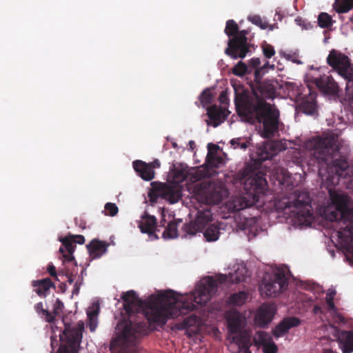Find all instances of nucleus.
<instances>
[{
	"label": "nucleus",
	"instance_id": "1",
	"mask_svg": "<svg viewBox=\"0 0 353 353\" xmlns=\"http://www.w3.org/2000/svg\"><path fill=\"white\" fill-rule=\"evenodd\" d=\"M217 290L216 281L212 276L201 280L194 292L180 294L168 290L142 300L134 290L123 293L121 299L128 319L121 323L119 338L129 346L148 333V323L163 325L174 319L205 305Z\"/></svg>",
	"mask_w": 353,
	"mask_h": 353
},
{
	"label": "nucleus",
	"instance_id": "2",
	"mask_svg": "<svg viewBox=\"0 0 353 353\" xmlns=\"http://www.w3.org/2000/svg\"><path fill=\"white\" fill-rule=\"evenodd\" d=\"M260 63L259 58L249 61L248 68L256 69L254 83L251 85V92L235 89L234 104L238 115L243 119L251 123H262L263 134L269 138L278 131L279 111L266 101L267 99L274 98L276 88L271 81L261 80L264 68H259Z\"/></svg>",
	"mask_w": 353,
	"mask_h": 353
},
{
	"label": "nucleus",
	"instance_id": "3",
	"mask_svg": "<svg viewBox=\"0 0 353 353\" xmlns=\"http://www.w3.org/2000/svg\"><path fill=\"white\" fill-rule=\"evenodd\" d=\"M337 141L334 134L317 136L307 141L305 148L314 161L319 165L325 164L336 175L345 178L348 175L349 163L340 154Z\"/></svg>",
	"mask_w": 353,
	"mask_h": 353
},
{
	"label": "nucleus",
	"instance_id": "4",
	"mask_svg": "<svg viewBox=\"0 0 353 353\" xmlns=\"http://www.w3.org/2000/svg\"><path fill=\"white\" fill-rule=\"evenodd\" d=\"M334 210H327L326 219L336 222L337 236L345 243L353 241V206L349 204L348 197L339 194H331Z\"/></svg>",
	"mask_w": 353,
	"mask_h": 353
},
{
	"label": "nucleus",
	"instance_id": "5",
	"mask_svg": "<svg viewBox=\"0 0 353 353\" xmlns=\"http://www.w3.org/2000/svg\"><path fill=\"white\" fill-rule=\"evenodd\" d=\"M225 33L232 38L229 39L225 53L233 59H243L252 52V44L248 42V30H239L237 23L232 19L226 22Z\"/></svg>",
	"mask_w": 353,
	"mask_h": 353
},
{
	"label": "nucleus",
	"instance_id": "6",
	"mask_svg": "<svg viewBox=\"0 0 353 353\" xmlns=\"http://www.w3.org/2000/svg\"><path fill=\"white\" fill-rule=\"evenodd\" d=\"M63 323L64 330L59 336L58 353H79L84 323L79 321L75 325H72L63 321Z\"/></svg>",
	"mask_w": 353,
	"mask_h": 353
},
{
	"label": "nucleus",
	"instance_id": "7",
	"mask_svg": "<svg viewBox=\"0 0 353 353\" xmlns=\"http://www.w3.org/2000/svg\"><path fill=\"white\" fill-rule=\"evenodd\" d=\"M327 64L336 70L338 74L343 77L346 81L345 90L350 99L353 98V67L349 57L342 52L332 49L327 57Z\"/></svg>",
	"mask_w": 353,
	"mask_h": 353
},
{
	"label": "nucleus",
	"instance_id": "8",
	"mask_svg": "<svg viewBox=\"0 0 353 353\" xmlns=\"http://www.w3.org/2000/svg\"><path fill=\"white\" fill-rule=\"evenodd\" d=\"M311 201L308 192L296 190L288 198L283 199L282 203L285 208H295L298 217L307 221L313 216Z\"/></svg>",
	"mask_w": 353,
	"mask_h": 353
},
{
	"label": "nucleus",
	"instance_id": "9",
	"mask_svg": "<svg viewBox=\"0 0 353 353\" xmlns=\"http://www.w3.org/2000/svg\"><path fill=\"white\" fill-rule=\"evenodd\" d=\"M236 179L241 182L244 181L245 190L254 194H265L267 189L268 183L264 174L261 172H252L249 167L240 170Z\"/></svg>",
	"mask_w": 353,
	"mask_h": 353
},
{
	"label": "nucleus",
	"instance_id": "10",
	"mask_svg": "<svg viewBox=\"0 0 353 353\" xmlns=\"http://www.w3.org/2000/svg\"><path fill=\"white\" fill-rule=\"evenodd\" d=\"M223 185L214 181L203 182L199 189V195L208 204H219L223 198Z\"/></svg>",
	"mask_w": 353,
	"mask_h": 353
},
{
	"label": "nucleus",
	"instance_id": "11",
	"mask_svg": "<svg viewBox=\"0 0 353 353\" xmlns=\"http://www.w3.org/2000/svg\"><path fill=\"white\" fill-rule=\"evenodd\" d=\"M212 221V214L210 209L198 210L195 219L183 225L182 237H186L188 235L194 236L197 232H201Z\"/></svg>",
	"mask_w": 353,
	"mask_h": 353
},
{
	"label": "nucleus",
	"instance_id": "12",
	"mask_svg": "<svg viewBox=\"0 0 353 353\" xmlns=\"http://www.w3.org/2000/svg\"><path fill=\"white\" fill-rule=\"evenodd\" d=\"M226 320L229 332L231 334H238L234 339L243 347H247L250 341V337L245 333H241L242 316L239 312L231 310L227 314Z\"/></svg>",
	"mask_w": 353,
	"mask_h": 353
},
{
	"label": "nucleus",
	"instance_id": "13",
	"mask_svg": "<svg viewBox=\"0 0 353 353\" xmlns=\"http://www.w3.org/2000/svg\"><path fill=\"white\" fill-rule=\"evenodd\" d=\"M288 285V279L283 272H276L273 279L264 281L261 290L268 296H276L282 292Z\"/></svg>",
	"mask_w": 353,
	"mask_h": 353
},
{
	"label": "nucleus",
	"instance_id": "14",
	"mask_svg": "<svg viewBox=\"0 0 353 353\" xmlns=\"http://www.w3.org/2000/svg\"><path fill=\"white\" fill-rule=\"evenodd\" d=\"M152 195L156 199L160 197L166 199L171 203H176L181 196L178 188L163 183H154L150 196Z\"/></svg>",
	"mask_w": 353,
	"mask_h": 353
},
{
	"label": "nucleus",
	"instance_id": "15",
	"mask_svg": "<svg viewBox=\"0 0 353 353\" xmlns=\"http://www.w3.org/2000/svg\"><path fill=\"white\" fill-rule=\"evenodd\" d=\"M313 82L323 94L334 99L339 97V86L332 76L323 75L314 78Z\"/></svg>",
	"mask_w": 353,
	"mask_h": 353
},
{
	"label": "nucleus",
	"instance_id": "16",
	"mask_svg": "<svg viewBox=\"0 0 353 353\" xmlns=\"http://www.w3.org/2000/svg\"><path fill=\"white\" fill-rule=\"evenodd\" d=\"M275 311L274 305L270 303L262 304L255 314V323L260 327H265L272 321Z\"/></svg>",
	"mask_w": 353,
	"mask_h": 353
},
{
	"label": "nucleus",
	"instance_id": "17",
	"mask_svg": "<svg viewBox=\"0 0 353 353\" xmlns=\"http://www.w3.org/2000/svg\"><path fill=\"white\" fill-rule=\"evenodd\" d=\"M333 335L336 338L343 353L353 352V330H341L335 328Z\"/></svg>",
	"mask_w": 353,
	"mask_h": 353
},
{
	"label": "nucleus",
	"instance_id": "18",
	"mask_svg": "<svg viewBox=\"0 0 353 353\" xmlns=\"http://www.w3.org/2000/svg\"><path fill=\"white\" fill-rule=\"evenodd\" d=\"M226 110L221 106L213 105L207 108V115L210 121H206L208 125L216 128L225 119Z\"/></svg>",
	"mask_w": 353,
	"mask_h": 353
},
{
	"label": "nucleus",
	"instance_id": "19",
	"mask_svg": "<svg viewBox=\"0 0 353 353\" xmlns=\"http://www.w3.org/2000/svg\"><path fill=\"white\" fill-rule=\"evenodd\" d=\"M300 322L299 319L294 316L285 318L276 326L273 334L275 337L283 336L291 328L298 326Z\"/></svg>",
	"mask_w": 353,
	"mask_h": 353
},
{
	"label": "nucleus",
	"instance_id": "20",
	"mask_svg": "<svg viewBox=\"0 0 353 353\" xmlns=\"http://www.w3.org/2000/svg\"><path fill=\"white\" fill-rule=\"evenodd\" d=\"M156 226V217L147 213L142 216V220L139 223V228L142 233L148 234L150 236H154L157 239L159 237L154 233Z\"/></svg>",
	"mask_w": 353,
	"mask_h": 353
},
{
	"label": "nucleus",
	"instance_id": "21",
	"mask_svg": "<svg viewBox=\"0 0 353 353\" xmlns=\"http://www.w3.org/2000/svg\"><path fill=\"white\" fill-rule=\"evenodd\" d=\"M108 246V243L97 239L92 240L86 245L90 256L92 259L100 258L107 252Z\"/></svg>",
	"mask_w": 353,
	"mask_h": 353
},
{
	"label": "nucleus",
	"instance_id": "22",
	"mask_svg": "<svg viewBox=\"0 0 353 353\" xmlns=\"http://www.w3.org/2000/svg\"><path fill=\"white\" fill-rule=\"evenodd\" d=\"M60 241L62 243V246L59 248V252L62 254L63 262L74 261L73 252H74L76 245L72 241L71 236H65Z\"/></svg>",
	"mask_w": 353,
	"mask_h": 353
},
{
	"label": "nucleus",
	"instance_id": "23",
	"mask_svg": "<svg viewBox=\"0 0 353 353\" xmlns=\"http://www.w3.org/2000/svg\"><path fill=\"white\" fill-rule=\"evenodd\" d=\"M299 108L301 112L307 115H314L317 113L316 94L310 92L303 98Z\"/></svg>",
	"mask_w": 353,
	"mask_h": 353
},
{
	"label": "nucleus",
	"instance_id": "24",
	"mask_svg": "<svg viewBox=\"0 0 353 353\" xmlns=\"http://www.w3.org/2000/svg\"><path fill=\"white\" fill-rule=\"evenodd\" d=\"M255 343L263 346L264 353H276L278 347L271 337L265 332H259Z\"/></svg>",
	"mask_w": 353,
	"mask_h": 353
},
{
	"label": "nucleus",
	"instance_id": "25",
	"mask_svg": "<svg viewBox=\"0 0 353 353\" xmlns=\"http://www.w3.org/2000/svg\"><path fill=\"white\" fill-rule=\"evenodd\" d=\"M133 168L138 175L145 181H151L154 178V170H152L148 163L141 160L133 162Z\"/></svg>",
	"mask_w": 353,
	"mask_h": 353
},
{
	"label": "nucleus",
	"instance_id": "26",
	"mask_svg": "<svg viewBox=\"0 0 353 353\" xmlns=\"http://www.w3.org/2000/svg\"><path fill=\"white\" fill-rule=\"evenodd\" d=\"M32 285L34 288V292L39 296H46L49 293L50 289L54 287V283L50 278L32 281Z\"/></svg>",
	"mask_w": 353,
	"mask_h": 353
},
{
	"label": "nucleus",
	"instance_id": "27",
	"mask_svg": "<svg viewBox=\"0 0 353 353\" xmlns=\"http://www.w3.org/2000/svg\"><path fill=\"white\" fill-rule=\"evenodd\" d=\"M247 270L244 268H239L233 273H230L229 276L220 275L219 277V281L221 283L225 282H229L232 283H239L243 282L246 279Z\"/></svg>",
	"mask_w": 353,
	"mask_h": 353
},
{
	"label": "nucleus",
	"instance_id": "28",
	"mask_svg": "<svg viewBox=\"0 0 353 353\" xmlns=\"http://www.w3.org/2000/svg\"><path fill=\"white\" fill-rule=\"evenodd\" d=\"M99 305L94 303L92 307L87 311L88 326L90 332H94L98 324V315L99 314Z\"/></svg>",
	"mask_w": 353,
	"mask_h": 353
},
{
	"label": "nucleus",
	"instance_id": "29",
	"mask_svg": "<svg viewBox=\"0 0 353 353\" xmlns=\"http://www.w3.org/2000/svg\"><path fill=\"white\" fill-rule=\"evenodd\" d=\"M211 146L216 149L219 148L216 145L209 143L208 145V149H210ZM206 162L210 168H219L224 164L225 161L221 157L217 156L209 150L206 157Z\"/></svg>",
	"mask_w": 353,
	"mask_h": 353
},
{
	"label": "nucleus",
	"instance_id": "30",
	"mask_svg": "<svg viewBox=\"0 0 353 353\" xmlns=\"http://www.w3.org/2000/svg\"><path fill=\"white\" fill-rule=\"evenodd\" d=\"M276 153L275 145L273 143H265L261 148L259 149L258 154L261 161L271 159Z\"/></svg>",
	"mask_w": 353,
	"mask_h": 353
},
{
	"label": "nucleus",
	"instance_id": "31",
	"mask_svg": "<svg viewBox=\"0 0 353 353\" xmlns=\"http://www.w3.org/2000/svg\"><path fill=\"white\" fill-rule=\"evenodd\" d=\"M248 298V293L245 291H241L230 294L228 299V302L230 305L241 306L245 303Z\"/></svg>",
	"mask_w": 353,
	"mask_h": 353
},
{
	"label": "nucleus",
	"instance_id": "32",
	"mask_svg": "<svg viewBox=\"0 0 353 353\" xmlns=\"http://www.w3.org/2000/svg\"><path fill=\"white\" fill-rule=\"evenodd\" d=\"M334 8L339 14L347 13L353 9V0H338L334 3Z\"/></svg>",
	"mask_w": 353,
	"mask_h": 353
},
{
	"label": "nucleus",
	"instance_id": "33",
	"mask_svg": "<svg viewBox=\"0 0 353 353\" xmlns=\"http://www.w3.org/2000/svg\"><path fill=\"white\" fill-rule=\"evenodd\" d=\"M164 239H173L178 236L177 223L175 221L168 223L162 234Z\"/></svg>",
	"mask_w": 353,
	"mask_h": 353
},
{
	"label": "nucleus",
	"instance_id": "34",
	"mask_svg": "<svg viewBox=\"0 0 353 353\" xmlns=\"http://www.w3.org/2000/svg\"><path fill=\"white\" fill-rule=\"evenodd\" d=\"M219 228L214 225H211L207 228L203 235L208 241H215L219 239Z\"/></svg>",
	"mask_w": 353,
	"mask_h": 353
},
{
	"label": "nucleus",
	"instance_id": "35",
	"mask_svg": "<svg viewBox=\"0 0 353 353\" xmlns=\"http://www.w3.org/2000/svg\"><path fill=\"white\" fill-rule=\"evenodd\" d=\"M334 22L332 17L327 12H321L318 16V25L321 28H329Z\"/></svg>",
	"mask_w": 353,
	"mask_h": 353
},
{
	"label": "nucleus",
	"instance_id": "36",
	"mask_svg": "<svg viewBox=\"0 0 353 353\" xmlns=\"http://www.w3.org/2000/svg\"><path fill=\"white\" fill-rule=\"evenodd\" d=\"M34 310L36 312L42 316L45 317V319L48 323H53L54 321V316L48 310L43 308V304L42 302L37 303L34 305Z\"/></svg>",
	"mask_w": 353,
	"mask_h": 353
},
{
	"label": "nucleus",
	"instance_id": "37",
	"mask_svg": "<svg viewBox=\"0 0 353 353\" xmlns=\"http://www.w3.org/2000/svg\"><path fill=\"white\" fill-rule=\"evenodd\" d=\"M197 321V316L192 314L183 319V321L176 325V327L179 330L188 329L196 324Z\"/></svg>",
	"mask_w": 353,
	"mask_h": 353
},
{
	"label": "nucleus",
	"instance_id": "38",
	"mask_svg": "<svg viewBox=\"0 0 353 353\" xmlns=\"http://www.w3.org/2000/svg\"><path fill=\"white\" fill-rule=\"evenodd\" d=\"M232 73L238 77H242L247 73H250L248 66L243 61H239L232 68Z\"/></svg>",
	"mask_w": 353,
	"mask_h": 353
},
{
	"label": "nucleus",
	"instance_id": "39",
	"mask_svg": "<svg viewBox=\"0 0 353 353\" xmlns=\"http://www.w3.org/2000/svg\"><path fill=\"white\" fill-rule=\"evenodd\" d=\"M212 94L210 89L204 90L199 96L200 103L203 107H205L211 103L212 100Z\"/></svg>",
	"mask_w": 353,
	"mask_h": 353
},
{
	"label": "nucleus",
	"instance_id": "40",
	"mask_svg": "<svg viewBox=\"0 0 353 353\" xmlns=\"http://www.w3.org/2000/svg\"><path fill=\"white\" fill-rule=\"evenodd\" d=\"M248 20L263 30L266 29L268 26V23L265 21H263L259 15L250 16L248 17Z\"/></svg>",
	"mask_w": 353,
	"mask_h": 353
},
{
	"label": "nucleus",
	"instance_id": "41",
	"mask_svg": "<svg viewBox=\"0 0 353 353\" xmlns=\"http://www.w3.org/2000/svg\"><path fill=\"white\" fill-rule=\"evenodd\" d=\"M230 143L232 146H233L234 149L241 148L242 150H245L248 147L249 141H244L243 139L239 137L232 139L230 141Z\"/></svg>",
	"mask_w": 353,
	"mask_h": 353
},
{
	"label": "nucleus",
	"instance_id": "42",
	"mask_svg": "<svg viewBox=\"0 0 353 353\" xmlns=\"http://www.w3.org/2000/svg\"><path fill=\"white\" fill-rule=\"evenodd\" d=\"M262 50L263 54L268 59L272 58L275 54L274 47L272 45L266 43L262 45Z\"/></svg>",
	"mask_w": 353,
	"mask_h": 353
},
{
	"label": "nucleus",
	"instance_id": "43",
	"mask_svg": "<svg viewBox=\"0 0 353 353\" xmlns=\"http://www.w3.org/2000/svg\"><path fill=\"white\" fill-rule=\"evenodd\" d=\"M64 308L63 303L59 299H57L54 304L53 311L51 312L54 318L57 316L60 315L63 312Z\"/></svg>",
	"mask_w": 353,
	"mask_h": 353
},
{
	"label": "nucleus",
	"instance_id": "44",
	"mask_svg": "<svg viewBox=\"0 0 353 353\" xmlns=\"http://www.w3.org/2000/svg\"><path fill=\"white\" fill-rule=\"evenodd\" d=\"M335 294V291L329 292L326 294L325 301L330 310H334L336 308L335 304L334 303Z\"/></svg>",
	"mask_w": 353,
	"mask_h": 353
},
{
	"label": "nucleus",
	"instance_id": "45",
	"mask_svg": "<svg viewBox=\"0 0 353 353\" xmlns=\"http://www.w3.org/2000/svg\"><path fill=\"white\" fill-rule=\"evenodd\" d=\"M105 210L108 212L106 214L111 216H115L119 212L118 207L113 203H107L105 205Z\"/></svg>",
	"mask_w": 353,
	"mask_h": 353
},
{
	"label": "nucleus",
	"instance_id": "46",
	"mask_svg": "<svg viewBox=\"0 0 353 353\" xmlns=\"http://www.w3.org/2000/svg\"><path fill=\"white\" fill-rule=\"evenodd\" d=\"M71 237L74 243L82 245L85 243V238L83 235H72Z\"/></svg>",
	"mask_w": 353,
	"mask_h": 353
},
{
	"label": "nucleus",
	"instance_id": "47",
	"mask_svg": "<svg viewBox=\"0 0 353 353\" xmlns=\"http://www.w3.org/2000/svg\"><path fill=\"white\" fill-rule=\"evenodd\" d=\"M48 272L50 274L51 276L57 279V274L56 268L53 265V264L50 263L48 266Z\"/></svg>",
	"mask_w": 353,
	"mask_h": 353
},
{
	"label": "nucleus",
	"instance_id": "48",
	"mask_svg": "<svg viewBox=\"0 0 353 353\" xmlns=\"http://www.w3.org/2000/svg\"><path fill=\"white\" fill-rule=\"evenodd\" d=\"M148 164L152 170H154L155 168H159L161 165L160 162L158 159H156L152 162L149 163Z\"/></svg>",
	"mask_w": 353,
	"mask_h": 353
},
{
	"label": "nucleus",
	"instance_id": "49",
	"mask_svg": "<svg viewBox=\"0 0 353 353\" xmlns=\"http://www.w3.org/2000/svg\"><path fill=\"white\" fill-rule=\"evenodd\" d=\"M79 288H80V286L77 283H75L74 285V289L72 290V294H78L79 292Z\"/></svg>",
	"mask_w": 353,
	"mask_h": 353
},
{
	"label": "nucleus",
	"instance_id": "50",
	"mask_svg": "<svg viewBox=\"0 0 353 353\" xmlns=\"http://www.w3.org/2000/svg\"><path fill=\"white\" fill-rule=\"evenodd\" d=\"M58 346V341L56 339H53L52 337H51V347L52 350H54V349Z\"/></svg>",
	"mask_w": 353,
	"mask_h": 353
},
{
	"label": "nucleus",
	"instance_id": "51",
	"mask_svg": "<svg viewBox=\"0 0 353 353\" xmlns=\"http://www.w3.org/2000/svg\"><path fill=\"white\" fill-rule=\"evenodd\" d=\"M313 312L314 314H318V313H320L321 312V307L318 306V305H315L313 308Z\"/></svg>",
	"mask_w": 353,
	"mask_h": 353
},
{
	"label": "nucleus",
	"instance_id": "52",
	"mask_svg": "<svg viewBox=\"0 0 353 353\" xmlns=\"http://www.w3.org/2000/svg\"><path fill=\"white\" fill-rule=\"evenodd\" d=\"M248 206V204L247 203H245L244 205L243 204H241V205L239 207H237L236 205H234V208L236 210H243L244 208L247 207Z\"/></svg>",
	"mask_w": 353,
	"mask_h": 353
},
{
	"label": "nucleus",
	"instance_id": "53",
	"mask_svg": "<svg viewBox=\"0 0 353 353\" xmlns=\"http://www.w3.org/2000/svg\"><path fill=\"white\" fill-rule=\"evenodd\" d=\"M68 282L70 284H72L73 282H74V279H73V276L72 275H70L68 277Z\"/></svg>",
	"mask_w": 353,
	"mask_h": 353
},
{
	"label": "nucleus",
	"instance_id": "54",
	"mask_svg": "<svg viewBox=\"0 0 353 353\" xmlns=\"http://www.w3.org/2000/svg\"><path fill=\"white\" fill-rule=\"evenodd\" d=\"M225 94L222 92L221 95H220V101H221V102L223 103V101H224L223 100H225Z\"/></svg>",
	"mask_w": 353,
	"mask_h": 353
},
{
	"label": "nucleus",
	"instance_id": "55",
	"mask_svg": "<svg viewBox=\"0 0 353 353\" xmlns=\"http://www.w3.org/2000/svg\"><path fill=\"white\" fill-rule=\"evenodd\" d=\"M165 219H163V220L161 221L160 225H159V227H165Z\"/></svg>",
	"mask_w": 353,
	"mask_h": 353
},
{
	"label": "nucleus",
	"instance_id": "56",
	"mask_svg": "<svg viewBox=\"0 0 353 353\" xmlns=\"http://www.w3.org/2000/svg\"><path fill=\"white\" fill-rule=\"evenodd\" d=\"M189 145H190V147L192 148V146L195 145L194 141H190L189 142Z\"/></svg>",
	"mask_w": 353,
	"mask_h": 353
},
{
	"label": "nucleus",
	"instance_id": "57",
	"mask_svg": "<svg viewBox=\"0 0 353 353\" xmlns=\"http://www.w3.org/2000/svg\"><path fill=\"white\" fill-rule=\"evenodd\" d=\"M293 61L295 62V63H301L300 61L294 60Z\"/></svg>",
	"mask_w": 353,
	"mask_h": 353
},
{
	"label": "nucleus",
	"instance_id": "58",
	"mask_svg": "<svg viewBox=\"0 0 353 353\" xmlns=\"http://www.w3.org/2000/svg\"><path fill=\"white\" fill-rule=\"evenodd\" d=\"M266 65H268V63H266V64H264V66L263 68H264L265 66H266Z\"/></svg>",
	"mask_w": 353,
	"mask_h": 353
},
{
	"label": "nucleus",
	"instance_id": "59",
	"mask_svg": "<svg viewBox=\"0 0 353 353\" xmlns=\"http://www.w3.org/2000/svg\"><path fill=\"white\" fill-rule=\"evenodd\" d=\"M266 65H268V63H266V64H264V66L263 68H264L265 66H266Z\"/></svg>",
	"mask_w": 353,
	"mask_h": 353
}]
</instances>
